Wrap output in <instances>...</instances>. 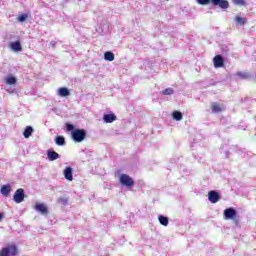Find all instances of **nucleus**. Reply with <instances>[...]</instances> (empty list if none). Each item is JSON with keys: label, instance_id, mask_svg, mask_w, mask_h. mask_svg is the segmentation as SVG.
Returning a JSON list of instances; mask_svg holds the SVG:
<instances>
[{"label": "nucleus", "instance_id": "412c9836", "mask_svg": "<svg viewBox=\"0 0 256 256\" xmlns=\"http://www.w3.org/2000/svg\"><path fill=\"white\" fill-rule=\"evenodd\" d=\"M236 76L240 79H249V77H251V74H249V72H236Z\"/></svg>", "mask_w": 256, "mask_h": 256}, {"label": "nucleus", "instance_id": "9b49d317", "mask_svg": "<svg viewBox=\"0 0 256 256\" xmlns=\"http://www.w3.org/2000/svg\"><path fill=\"white\" fill-rule=\"evenodd\" d=\"M104 123H113L114 121H117V116L114 113L105 114L103 116Z\"/></svg>", "mask_w": 256, "mask_h": 256}, {"label": "nucleus", "instance_id": "9d476101", "mask_svg": "<svg viewBox=\"0 0 256 256\" xmlns=\"http://www.w3.org/2000/svg\"><path fill=\"white\" fill-rule=\"evenodd\" d=\"M211 109L213 113H221L222 111H225V106L223 104L213 102L211 104Z\"/></svg>", "mask_w": 256, "mask_h": 256}, {"label": "nucleus", "instance_id": "aec40b11", "mask_svg": "<svg viewBox=\"0 0 256 256\" xmlns=\"http://www.w3.org/2000/svg\"><path fill=\"white\" fill-rule=\"evenodd\" d=\"M104 59L105 61H115V54L113 52H105Z\"/></svg>", "mask_w": 256, "mask_h": 256}, {"label": "nucleus", "instance_id": "dca6fc26", "mask_svg": "<svg viewBox=\"0 0 256 256\" xmlns=\"http://www.w3.org/2000/svg\"><path fill=\"white\" fill-rule=\"evenodd\" d=\"M1 194L4 196V197H9V194L11 193V186L10 185H3L1 187Z\"/></svg>", "mask_w": 256, "mask_h": 256}, {"label": "nucleus", "instance_id": "c756f323", "mask_svg": "<svg viewBox=\"0 0 256 256\" xmlns=\"http://www.w3.org/2000/svg\"><path fill=\"white\" fill-rule=\"evenodd\" d=\"M66 129L67 131H73V129H75V126H73L72 124H66Z\"/></svg>", "mask_w": 256, "mask_h": 256}, {"label": "nucleus", "instance_id": "f03ea898", "mask_svg": "<svg viewBox=\"0 0 256 256\" xmlns=\"http://www.w3.org/2000/svg\"><path fill=\"white\" fill-rule=\"evenodd\" d=\"M87 137V132L83 129H76L72 131V138L73 141H76V143H81L82 141L85 140Z\"/></svg>", "mask_w": 256, "mask_h": 256}, {"label": "nucleus", "instance_id": "f8f14e48", "mask_svg": "<svg viewBox=\"0 0 256 256\" xmlns=\"http://www.w3.org/2000/svg\"><path fill=\"white\" fill-rule=\"evenodd\" d=\"M64 177L67 179V181H73V168L66 167L64 169Z\"/></svg>", "mask_w": 256, "mask_h": 256}, {"label": "nucleus", "instance_id": "f257e3e1", "mask_svg": "<svg viewBox=\"0 0 256 256\" xmlns=\"http://www.w3.org/2000/svg\"><path fill=\"white\" fill-rule=\"evenodd\" d=\"M17 253V245L15 244H10L0 250V256H16Z\"/></svg>", "mask_w": 256, "mask_h": 256}, {"label": "nucleus", "instance_id": "7c9ffc66", "mask_svg": "<svg viewBox=\"0 0 256 256\" xmlns=\"http://www.w3.org/2000/svg\"><path fill=\"white\" fill-rule=\"evenodd\" d=\"M3 219V213H0V221Z\"/></svg>", "mask_w": 256, "mask_h": 256}, {"label": "nucleus", "instance_id": "7ed1b4c3", "mask_svg": "<svg viewBox=\"0 0 256 256\" xmlns=\"http://www.w3.org/2000/svg\"><path fill=\"white\" fill-rule=\"evenodd\" d=\"M120 184L123 185L124 187H133V185H135V181L129 175L121 174L120 175Z\"/></svg>", "mask_w": 256, "mask_h": 256}, {"label": "nucleus", "instance_id": "bb28decb", "mask_svg": "<svg viewBox=\"0 0 256 256\" xmlns=\"http://www.w3.org/2000/svg\"><path fill=\"white\" fill-rule=\"evenodd\" d=\"M175 93V90L173 88H166L165 90L162 91L163 95H173Z\"/></svg>", "mask_w": 256, "mask_h": 256}, {"label": "nucleus", "instance_id": "0eeeda50", "mask_svg": "<svg viewBox=\"0 0 256 256\" xmlns=\"http://www.w3.org/2000/svg\"><path fill=\"white\" fill-rule=\"evenodd\" d=\"M220 200L221 196L219 195V192L215 190L208 192V201H210V203H219Z\"/></svg>", "mask_w": 256, "mask_h": 256}, {"label": "nucleus", "instance_id": "ddd939ff", "mask_svg": "<svg viewBox=\"0 0 256 256\" xmlns=\"http://www.w3.org/2000/svg\"><path fill=\"white\" fill-rule=\"evenodd\" d=\"M47 157H48L49 161H57V159H59V157H61V156L59 155V153H57L55 151L48 150Z\"/></svg>", "mask_w": 256, "mask_h": 256}, {"label": "nucleus", "instance_id": "f3484780", "mask_svg": "<svg viewBox=\"0 0 256 256\" xmlns=\"http://www.w3.org/2000/svg\"><path fill=\"white\" fill-rule=\"evenodd\" d=\"M25 139H29L33 135V127L27 126L23 133Z\"/></svg>", "mask_w": 256, "mask_h": 256}, {"label": "nucleus", "instance_id": "cd10ccee", "mask_svg": "<svg viewBox=\"0 0 256 256\" xmlns=\"http://www.w3.org/2000/svg\"><path fill=\"white\" fill-rule=\"evenodd\" d=\"M27 17H29L27 14H22V15L18 16V21L20 23H23V22L27 21Z\"/></svg>", "mask_w": 256, "mask_h": 256}, {"label": "nucleus", "instance_id": "a211bd4d", "mask_svg": "<svg viewBox=\"0 0 256 256\" xmlns=\"http://www.w3.org/2000/svg\"><path fill=\"white\" fill-rule=\"evenodd\" d=\"M234 21L237 25H245L247 23V19L239 15L235 16Z\"/></svg>", "mask_w": 256, "mask_h": 256}, {"label": "nucleus", "instance_id": "6e6552de", "mask_svg": "<svg viewBox=\"0 0 256 256\" xmlns=\"http://www.w3.org/2000/svg\"><path fill=\"white\" fill-rule=\"evenodd\" d=\"M35 211H38V213H41L42 215H49V209H47V206L43 203H36L34 206Z\"/></svg>", "mask_w": 256, "mask_h": 256}, {"label": "nucleus", "instance_id": "423d86ee", "mask_svg": "<svg viewBox=\"0 0 256 256\" xmlns=\"http://www.w3.org/2000/svg\"><path fill=\"white\" fill-rule=\"evenodd\" d=\"M210 3L214 7H220V9H229V1L227 0H210Z\"/></svg>", "mask_w": 256, "mask_h": 256}, {"label": "nucleus", "instance_id": "a878e982", "mask_svg": "<svg viewBox=\"0 0 256 256\" xmlns=\"http://www.w3.org/2000/svg\"><path fill=\"white\" fill-rule=\"evenodd\" d=\"M68 202H69V199H67V197H60L57 200V203L59 205H67Z\"/></svg>", "mask_w": 256, "mask_h": 256}, {"label": "nucleus", "instance_id": "20e7f679", "mask_svg": "<svg viewBox=\"0 0 256 256\" xmlns=\"http://www.w3.org/2000/svg\"><path fill=\"white\" fill-rule=\"evenodd\" d=\"M224 219L226 221L231 220V221H235V219H237V210H235L234 208H227L224 210Z\"/></svg>", "mask_w": 256, "mask_h": 256}, {"label": "nucleus", "instance_id": "2eb2a0df", "mask_svg": "<svg viewBox=\"0 0 256 256\" xmlns=\"http://www.w3.org/2000/svg\"><path fill=\"white\" fill-rule=\"evenodd\" d=\"M10 49H12V51L19 52V51H22L23 48L21 47V42H19V40H17L15 42L11 43Z\"/></svg>", "mask_w": 256, "mask_h": 256}, {"label": "nucleus", "instance_id": "6ab92c4d", "mask_svg": "<svg viewBox=\"0 0 256 256\" xmlns=\"http://www.w3.org/2000/svg\"><path fill=\"white\" fill-rule=\"evenodd\" d=\"M158 221L160 225H163V227H167V225H169V218H167L166 216H159Z\"/></svg>", "mask_w": 256, "mask_h": 256}, {"label": "nucleus", "instance_id": "39448f33", "mask_svg": "<svg viewBox=\"0 0 256 256\" xmlns=\"http://www.w3.org/2000/svg\"><path fill=\"white\" fill-rule=\"evenodd\" d=\"M13 199L15 203H23L25 201V190L23 188H19L15 191Z\"/></svg>", "mask_w": 256, "mask_h": 256}, {"label": "nucleus", "instance_id": "4468645a", "mask_svg": "<svg viewBox=\"0 0 256 256\" xmlns=\"http://www.w3.org/2000/svg\"><path fill=\"white\" fill-rule=\"evenodd\" d=\"M58 95L60 97H69V95H71V92L69 91V88L61 87L58 90Z\"/></svg>", "mask_w": 256, "mask_h": 256}, {"label": "nucleus", "instance_id": "b1692460", "mask_svg": "<svg viewBox=\"0 0 256 256\" xmlns=\"http://www.w3.org/2000/svg\"><path fill=\"white\" fill-rule=\"evenodd\" d=\"M234 5H238V7H243L247 4V0H232Z\"/></svg>", "mask_w": 256, "mask_h": 256}, {"label": "nucleus", "instance_id": "4be33fe9", "mask_svg": "<svg viewBox=\"0 0 256 256\" xmlns=\"http://www.w3.org/2000/svg\"><path fill=\"white\" fill-rule=\"evenodd\" d=\"M55 143H56V145H58V146H63V145H65V137H63V136H57V137L55 138Z\"/></svg>", "mask_w": 256, "mask_h": 256}, {"label": "nucleus", "instance_id": "1a4fd4ad", "mask_svg": "<svg viewBox=\"0 0 256 256\" xmlns=\"http://www.w3.org/2000/svg\"><path fill=\"white\" fill-rule=\"evenodd\" d=\"M213 63H214V67L216 69H219L221 67H223V65H225V60L223 59V56L221 55H216L214 58H213Z\"/></svg>", "mask_w": 256, "mask_h": 256}, {"label": "nucleus", "instance_id": "393cba45", "mask_svg": "<svg viewBox=\"0 0 256 256\" xmlns=\"http://www.w3.org/2000/svg\"><path fill=\"white\" fill-rule=\"evenodd\" d=\"M6 83L8 85H15V83H17V78H15L14 76H10L6 79Z\"/></svg>", "mask_w": 256, "mask_h": 256}, {"label": "nucleus", "instance_id": "5701e85b", "mask_svg": "<svg viewBox=\"0 0 256 256\" xmlns=\"http://www.w3.org/2000/svg\"><path fill=\"white\" fill-rule=\"evenodd\" d=\"M172 117L173 119H175L176 121H181V119H183V114L179 111H174L172 113Z\"/></svg>", "mask_w": 256, "mask_h": 256}, {"label": "nucleus", "instance_id": "c85d7f7f", "mask_svg": "<svg viewBox=\"0 0 256 256\" xmlns=\"http://www.w3.org/2000/svg\"><path fill=\"white\" fill-rule=\"evenodd\" d=\"M199 5H209L211 3V0H197Z\"/></svg>", "mask_w": 256, "mask_h": 256}]
</instances>
